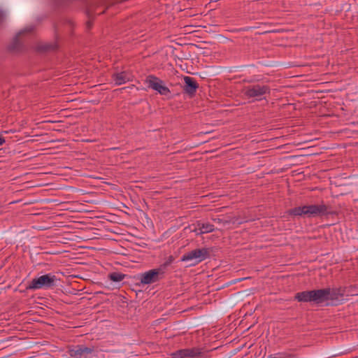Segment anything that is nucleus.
<instances>
[{
	"mask_svg": "<svg viewBox=\"0 0 358 358\" xmlns=\"http://www.w3.org/2000/svg\"><path fill=\"white\" fill-rule=\"evenodd\" d=\"M287 213L291 216H304L307 217H322L331 214L329 210V207L323 203L320 205L295 207L289 209Z\"/></svg>",
	"mask_w": 358,
	"mask_h": 358,
	"instance_id": "f257e3e1",
	"label": "nucleus"
},
{
	"mask_svg": "<svg viewBox=\"0 0 358 358\" xmlns=\"http://www.w3.org/2000/svg\"><path fill=\"white\" fill-rule=\"evenodd\" d=\"M352 287H340L338 288H324L328 294L324 299V303L326 305L338 306L343 301H345V296L356 295L352 291Z\"/></svg>",
	"mask_w": 358,
	"mask_h": 358,
	"instance_id": "f03ea898",
	"label": "nucleus"
},
{
	"mask_svg": "<svg viewBox=\"0 0 358 358\" xmlns=\"http://www.w3.org/2000/svg\"><path fill=\"white\" fill-rule=\"evenodd\" d=\"M327 294L328 292L322 289H313L298 292L294 298L299 302H309L319 305L324 303V299Z\"/></svg>",
	"mask_w": 358,
	"mask_h": 358,
	"instance_id": "7ed1b4c3",
	"label": "nucleus"
},
{
	"mask_svg": "<svg viewBox=\"0 0 358 358\" xmlns=\"http://www.w3.org/2000/svg\"><path fill=\"white\" fill-rule=\"evenodd\" d=\"M243 92L248 99L261 101L266 99V95L270 94L271 88L266 85L255 84L245 87Z\"/></svg>",
	"mask_w": 358,
	"mask_h": 358,
	"instance_id": "20e7f679",
	"label": "nucleus"
},
{
	"mask_svg": "<svg viewBox=\"0 0 358 358\" xmlns=\"http://www.w3.org/2000/svg\"><path fill=\"white\" fill-rule=\"evenodd\" d=\"M57 277L55 275L50 273L43 275L38 278H34L27 285V289H48L55 286Z\"/></svg>",
	"mask_w": 358,
	"mask_h": 358,
	"instance_id": "39448f33",
	"label": "nucleus"
},
{
	"mask_svg": "<svg viewBox=\"0 0 358 358\" xmlns=\"http://www.w3.org/2000/svg\"><path fill=\"white\" fill-rule=\"evenodd\" d=\"M210 257V250L207 248H197L185 253L181 257L182 262L192 261L189 266H195Z\"/></svg>",
	"mask_w": 358,
	"mask_h": 358,
	"instance_id": "423d86ee",
	"label": "nucleus"
},
{
	"mask_svg": "<svg viewBox=\"0 0 358 358\" xmlns=\"http://www.w3.org/2000/svg\"><path fill=\"white\" fill-rule=\"evenodd\" d=\"M204 348L195 347L178 350L171 354L173 358H201L204 357Z\"/></svg>",
	"mask_w": 358,
	"mask_h": 358,
	"instance_id": "0eeeda50",
	"label": "nucleus"
},
{
	"mask_svg": "<svg viewBox=\"0 0 358 358\" xmlns=\"http://www.w3.org/2000/svg\"><path fill=\"white\" fill-rule=\"evenodd\" d=\"M160 272L159 269H152L139 274L138 279L141 284L149 285L159 280Z\"/></svg>",
	"mask_w": 358,
	"mask_h": 358,
	"instance_id": "6e6552de",
	"label": "nucleus"
},
{
	"mask_svg": "<svg viewBox=\"0 0 358 358\" xmlns=\"http://www.w3.org/2000/svg\"><path fill=\"white\" fill-rule=\"evenodd\" d=\"M198 88L199 83L194 78L189 76L184 77V85L182 87V91L185 94H187L190 97H192L195 95Z\"/></svg>",
	"mask_w": 358,
	"mask_h": 358,
	"instance_id": "1a4fd4ad",
	"label": "nucleus"
},
{
	"mask_svg": "<svg viewBox=\"0 0 358 358\" xmlns=\"http://www.w3.org/2000/svg\"><path fill=\"white\" fill-rule=\"evenodd\" d=\"M94 351V347L78 345L70 351V355L73 358H89V355Z\"/></svg>",
	"mask_w": 358,
	"mask_h": 358,
	"instance_id": "9d476101",
	"label": "nucleus"
},
{
	"mask_svg": "<svg viewBox=\"0 0 358 358\" xmlns=\"http://www.w3.org/2000/svg\"><path fill=\"white\" fill-rule=\"evenodd\" d=\"M33 30V28H29L28 29L22 30V31L19 32L18 35L15 37L13 39V41L11 43V44L9 45V50L11 51H19L21 50V42L19 39V36L22 34H23L25 32H31Z\"/></svg>",
	"mask_w": 358,
	"mask_h": 358,
	"instance_id": "9b49d317",
	"label": "nucleus"
},
{
	"mask_svg": "<svg viewBox=\"0 0 358 358\" xmlns=\"http://www.w3.org/2000/svg\"><path fill=\"white\" fill-rule=\"evenodd\" d=\"M112 78L116 85H121L129 81V78L124 71L114 73Z\"/></svg>",
	"mask_w": 358,
	"mask_h": 358,
	"instance_id": "f8f14e48",
	"label": "nucleus"
},
{
	"mask_svg": "<svg viewBox=\"0 0 358 358\" xmlns=\"http://www.w3.org/2000/svg\"><path fill=\"white\" fill-rule=\"evenodd\" d=\"M145 83L149 88L155 90L159 83H163V80L154 75H149L146 77Z\"/></svg>",
	"mask_w": 358,
	"mask_h": 358,
	"instance_id": "ddd939ff",
	"label": "nucleus"
},
{
	"mask_svg": "<svg viewBox=\"0 0 358 358\" xmlns=\"http://www.w3.org/2000/svg\"><path fill=\"white\" fill-rule=\"evenodd\" d=\"M97 8V6H95L94 4H91L87 6L86 9V15L88 17V21L87 22V29H90L92 27V20L93 17L94 13H96Z\"/></svg>",
	"mask_w": 358,
	"mask_h": 358,
	"instance_id": "4468645a",
	"label": "nucleus"
},
{
	"mask_svg": "<svg viewBox=\"0 0 358 358\" xmlns=\"http://www.w3.org/2000/svg\"><path fill=\"white\" fill-rule=\"evenodd\" d=\"M197 227H199V234H206L215 231L214 225L210 223H202L198 222Z\"/></svg>",
	"mask_w": 358,
	"mask_h": 358,
	"instance_id": "2eb2a0df",
	"label": "nucleus"
},
{
	"mask_svg": "<svg viewBox=\"0 0 358 358\" xmlns=\"http://www.w3.org/2000/svg\"><path fill=\"white\" fill-rule=\"evenodd\" d=\"M125 277V274L120 272H113L108 274V278L115 282H121L124 279Z\"/></svg>",
	"mask_w": 358,
	"mask_h": 358,
	"instance_id": "dca6fc26",
	"label": "nucleus"
},
{
	"mask_svg": "<svg viewBox=\"0 0 358 358\" xmlns=\"http://www.w3.org/2000/svg\"><path fill=\"white\" fill-rule=\"evenodd\" d=\"M155 91L164 96H169L171 94L170 90L164 85V83H159Z\"/></svg>",
	"mask_w": 358,
	"mask_h": 358,
	"instance_id": "f3484780",
	"label": "nucleus"
},
{
	"mask_svg": "<svg viewBox=\"0 0 358 358\" xmlns=\"http://www.w3.org/2000/svg\"><path fill=\"white\" fill-rule=\"evenodd\" d=\"M215 222L219 223V224H227L229 223V222L227 220H224L223 219H220V218H215L213 220Z\"/></svg>",
	"mask_w": 358,
	"mask_h": 358,
	"instance_id": "a211bd4d",
	"label": "nucleus"
},
{
	"mask_svg": "<svg viewBox=\"0 0 358 358\" xmlns=\"http://www.w3.org/2000/svg\"><path fill=\"white\" fill-rule=\"evenodd\" d=\"M5 17V13L2 10H0V23L4 21Z\"/></svg>",
	"mask_w": 358,
	"mask_h": 358,
	"instance_id": "6ab92c4d",
	"label": "nucleus"
},
{
	"mask_svg": "<svg viewBox=\"0 0 358 358\" xmlns=\"http://www.w3.org/2000/svg\"><path fill=\"white\" fill-rule=\"evenodd\" d=\"M192 231L194 232L196 234V235H201L202 234H199V227H195L194 229H192Z\"/></svg>",
	"mask_w": 358,
	"mask_h": 358,
	"instance_id": "aec40b11",
	"label": "nucleus"
},
{
	"mask_svg": "<svg viewBox=\"0 0 358 358\" xmlns=\"http://www.w3.org/2000/svg\"><path fill=\"white\" fill-rule=\"evenodd\" d=\"M5 143V138L2 136H0V145H2Z\"/></svg>",
	"mask_w": 358,
	"mask_h": 358,
	"instance_id": "412c9836",
	"label": "nucleus"
},
{
	"mask_svg": "<svg viewBox=\"0 0 358 358\" xmlns=\"http://www.w3.org/2000/svg\"><path fill=\"white\" fill-rule=\"evenodd\" d=\"M52 48V45H47L44 48L45 50H49Z\"/></svg>",
	"mask_w": 358,
	"mask_h": 358,
	"instance_id": "4be33fe9",
	"label": "nucleus"
},
{
	"mask_svg": "<svg viewBox=\"0 0 358 358\" xmlns=\"http://www.w3.org/2000/svg\"><path fill=\"white\" fill-rule=\"evenodd\" d=\"M104 13V10L101 11V12H99V13H97L98 15H100L101 13Z\"/></svg>",
	"mask_w": 358,
	"mask_h": 358,
	"instance_id": "5701e85b",
	"label": "nucleus"
},
{
	"mask_svg": "<svg viewBox=\"0 0 358 358\" xmlns=\"http://www.w3.org/2000/svg\"><path fill=\"white\" fill-rule=\"evenodd\" d=\"M69 22L71 25H73V22L71 20H69Z\"/></svg>",
	"mask_w": 358,
	"mask_h": 358,
	"instance_id": "b1692460",
	"label": "nucleus"
}]
</instances>
